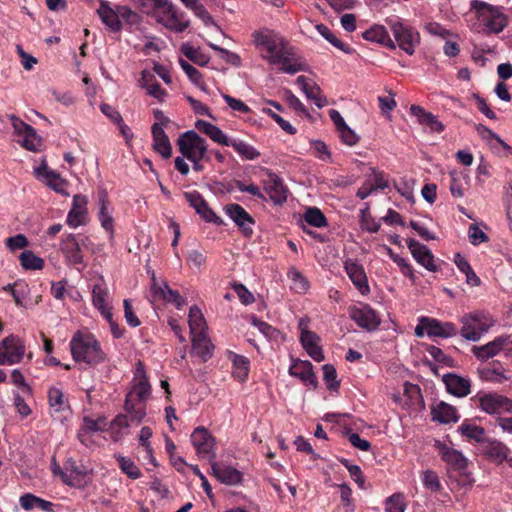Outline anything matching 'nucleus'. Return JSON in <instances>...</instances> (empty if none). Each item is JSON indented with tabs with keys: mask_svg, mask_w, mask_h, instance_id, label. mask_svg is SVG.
Instances as JSON below:
<instances>
[{
	"mask_svg": "<svg viewBox=\"0 0 512 512\" xmlns=\"http://www.w3.org/2000/svg\"><path fill=\"white\" fill-rule=\"evenodd\" d=\"M137 372L138 374H141V377L138 380V382L133 385L130 392L126 395V399L145 403L150 395L151 386L144 373V369L141 362L138 363Z\"/></svg>",
	"mask_w": 512,
	"mask_h": 512,
	"instance_id": "obj_20",
	"label": "nucleus"
},
{
	"mask_svg": "<svg viewBox=\"0 0 512 512\" xmlns=\"http://www.w3.org/2000/svg\"><path fill=\"white\" fill-rule=\"evenodd\" d=\"M289 373L291 376L299 378L306 385H310L313 389H316L317 379L310 361L306 360L295 362L289 368Z\"/></svg>",
	"mask_w": 512,
	"mask_h": 512,
	"instance_id": "obj_26",
	"label": "nucleus"
},
{
	"mask_svg": "<svg viewBox=\"0 0 512 512\" xmlns=\"http://www.w3.org/2000/svg\"><path fill=\"white\" fill-rule=\"evenodd\" d=\"M195 212L206 222L214 223L216 225H222L223 223L221 217L216 215V213L209 207L207 202H205L204 206H201V208Z\"/></svg>",
	"mask_w": 512,
	"mask_h": 512,
	"instance_id": "obj_59",
	"label": "nucleus"
},
{
	"mask_svg": "<svg viewBox=\"0 0 512 512\" xmlns=\"http://www.w3.org/2000/svg\"><path fill=\"white\" fill-rule=\"evenodd\" d=\"M361 225L362 228L371 233H376L380 229V223L374 221V219L368 214V208L361 210Z\"/></svg>",
	"mask_w": 512,
	"mask_h": 512,
	"instance_id": "obj_64",
	"label": "nucleus"
},
{
	"mask_svg": "<svg viewBox=\"0 0 512 512\" xmlns=\"http://www.w3.org/2000/svg\"><path fill=\"white\" fill-rule=\"evenodd\" d=\"M263 58L271 65L280 66L279 69L284 73L295 74L305 70V64L296 58L293 47L284 38L281 44H276L268 50Z\"/></svg>",
	"mask_w": 512,
	"mask_h": 512,
	"instance_id": "obj_3",
	"label": "nucleus"
},
{
	"mask_svg": "<svg viewBox=\"0 0 512 512\" xmlns=\"http://www.w3.org/2000/svg\"><path fill=\"white\" fill-rule=\"evenodd\" d=\"M250 320L251 323L258 328V330L265 336L266 339L277 341L281 336V332L278 329L271 326L267 322L258 319L255 315H251Z\"/></svg>",
	"mask_w": 512,
	"mask_h": 512,
	"instance_id": "obj_44",
	"label": "nucleus"
},
{
	"mask_svg": "<svg viewBox=\"0 0 512 512\" xmlns=\"http://www.w3.org/2000/svg\"><path fill=\"white\" fill-rule=\"evenodd\" d=\"M244 481V473L237 468L226 465V486L242 485Z\"/></svg>",
	"mask_w": 512,
	"mask_h": 512,
	"instance_id": "obj_61",
	"label": "nucleus"
},
{
	"mask_svg": "<svg viewBox=\"0 0 512 512\" xmlns=\"http://www.w3.org/2000/svg\"><path fill=\"white\" fill-rule=\"evenodd\" d=\"M509 337L507 336H500L497 337L495 340L487 343L483 346H475L473 347L472 351L473 354L481 360H488L489 358L494 357L497 355L505 346L507 343Z\"/></svg>",
	"mask_w": 512,
	"mask_h": 512,
	"instance_id": "obj_31",
	"label": "nucleus"
},
{
	"mask_svg": "<svg viewBox=\"0 0 512 512\" xmlns=\"http://www.w3.org/2000/svg\"><path fill=\"white\" fill-rule=\"evenodd\" d=\"M263 113L269 115L274 121L284 130L286 133L290 135H294L296 133V129L286 120H284L279 114L273 112L269 108H263Z\"/></svg>",
	"mask_w": 512,
	"mask_h": 512,
	"instance_id": "obj_63",
	"label": "nucleus"
},
{
	"mask_svg": "<svg viewBox=\"0 0 512 512\" xmlns=\"http://www.w3.org/2000/svg\"><path fill=\"white\" fill-rule=\"evenodd\" d=\"M386 22L389 25L399 48L405 51L408 55H413L415 52V44L420 41L419 33L404 25L398 19H387Z\"/></svg>",
	"mask_w": 512,
	"mask_h": 512,
	"instance_id": "obj_7",
	"label": "nucleus"
},
{
	"mask_svg": "<svg viewBox=\"0 0 512 512\" xmlns=\"http://www.w3.org/2000/svg\"><path fill=\"white\" fill-rule=\"evenodd\" d=\"M98 204H99V220L102 227L106 231H113V218L108 212V206L110 204L108 194L105 189L98 191Z\"/></svg>",
	"mask_w": 512,
	"mask_h": 512,
	"instance_id": "obj_35",
	"label": "nucleus"
},
{
	"mask_svg": "<svg viewBox=\"0 0 512 512\" xmlns=\"http://www.w3.org/2000/svg\"><path fill=\"white\" fill-rule=\"evenodd\" d=\"M482 453L496 462H503L508 456V448L502 442L495 439H486L481 444Z\"/></svg>",
	"mask_w": 512,
	"mask_h": 512,
	"instance_id": "obj_29",
	"label": "nucleus"
},
{
	"mask_svg": "<svg viewBox=\"0 0 512 512\" xmlns=\"http://www.w3.org/2000/svg\"><path fill=\"white\" fill-rule=\"evenodd\" d=\"M7 365L20 363L25 354V344L16 335H9L1 341Z\"/></svg>",
	"mask_w": 512,
	"mask_h": 512,
	"instance_id": "obj_12",
	"label": "nucleus"
},
{
	"mask_svg": "<svg viewBox=\"0 0 512 512\" xmlns=\"http://www.w3.org/2000/svg\"><path fill=\"white\" fill-rule=\"evenodd\" d=\"M191 341L193 350L197 353L203 362H206L212 357L214 345L208 338L207 332H200L191 336Z\"/></svg>",
	"mask_w": 512,
	"mask_h": 512,
	"instance_id": "obj_32",
	"label": "nucleus"
},
{
	"mask_svg": "<svg viewBox=\"0 0 512 512\" xmlns=\"http://www.w3.org/2000/svg\"><path fill=\"white\" fill-rule=\"evenodd\" d=\"M226 146L233 147L239 156L246 160H253L260 155L257 150L246 142L239 139H230L228 136H226Z\"/></svg>",
	"mask_w": 512,
	"mask_h": 512,
	"instance_id": "obj_38",
	"label": "nucleus"
},
{
	"mask_svg": "<svg viewBox=\"0 0 512 512\" xmlns=\"http://www.w3.org/2000/svg\"><path fill=\"white\" fill-rule=\"evenodd\" d=\"M300 342L308 355L317 362L324 360V353L320 344V337L313 331L302 329Z\"/></svg>",
	"mask_w": 512,
	"mask_h": 512,
	"instance_id": "obj_17",
	"label": "nucleus"
},
{
	"mask_svg": "<svg viewBox=\"0 0 512 512\" xmlns=\"http://www.w3.org/2000/svg\"><path fill=\"white\" fill-rule=\"evenodd\" d=\"M460 335L469 341L476 342L495 324L494 319L483 311H475L462 316Z\"/></svg>",
	"mask_w": 512,
	"mask_h": 512,
	"instance_id": "obj_4",
	"label": "nucleus"
},
{
	"mask_svg": "<svg viewBox=\"0 0 512 512\" xmlns=\"http://www.w3.org/2000/svg\"><path fill=\"white\" fill-rule=\"evenodd\" d=\"M323 370V378L327 384V388L330 391H338L340 382L336 379L337 372L335 367L332 364H325L322 367Z\"/></svg>",
	"mask_w": 512,
	"mask_h": 512,
	"instance_id": "obj_53",
	"label": "nucleus"
},
{
	"mask_svg": "<svg viewBox=\"0 0 512 512\" xmlns=\"http://www.w3.org/2000/svg\"><path fill=\"white\" fill-rule=\"evenodd\" d=\"M70 349L76 362L82 361L96 365L105 360V353L102 351L100 343L91 334L84 335L77 331L70 341Z\"/></svg>",
	"mask_w": 512,
	"mask_h": 512,
	"instance_id": "obj_2",
	"label": "nucleus"
},
{
	"mask_svg": "<svg viewBox=\"0 0 512 512\" xmlns=\"http://www.w3.org/2000/svg\"><path fill=\"white\" fill-rule=\"evenodd\" d=\"M109 296V292L107 287L98 283L93 286L92 290V301L93 305L99 310L108 306L107 299Z\"/></svg>",
	"mask_w": 512,
	"mask_h": 512,
	"instance_id": "obj_47",
	"label": "nucleus"
},
{
	"mask_svg": "<svg viewBox=\"0 0 512 512\" xmlns=\"http://www.w3.org/2000/svg\"><path fill=\"white\" fill-rule=\"evenodd\" d=\"M20 262L25 270H40L44 266V260L36 256L31 250H25L21 253Z\"/></svg>",
	"mask_w": 512,
	"mask_h": 512,
	"instance_id": "obj_45",
	"label": "nucleus"
},
{
	"mask_svg": "<svg viewBox=\"0 0 512 512\" xmlns=\"http://www.w3.org/2000/svg\"><path fill=\"white\" fill-rule=\"evenodd\" d=\"M195 128L198 129L200 132L206 134L213 141L219 144H224V133L217 126L205 120L199 119L195 122Z\"/></svg>",
	"mask_w": 512,
	"mask_h": 512,
	"instance_id": "obj_40",
	"label": "nucleus"
},
{
	"mask_svg": "<svg viewBox=\"0 0 512 512\" xmlns=\"http://www.w3.org/2000/svg\"><path fill=\"white\" fill-rule=\"evenodd\" d=\"M455 264L461 272L466 275V282L471 286H479L481 284L480 278L473 271L468 261L462 257L459 253L455 255Z\"/></svg>",
	"mask_w": 512,
	"mask_h": 512,
	"instance_id": "obj_41",
	"label": "nucleus"
},
{
	"mask_svg": "<svg viewBox=\"0 0 512 512\" xmlns=\"http://www.w3.org/2000/svg\"><path fill=\"white\" fill-rule=\"evenodd\" d=\"M406 502L403 494L395 493L385 500V512H405Z\"/></svg>",
	"mask_w": 512,
	"mask_h": 512,
	"instance_id": "obj_51",
	"label": "nucleus"
},
{
	"mask_svg": "<svg viewBox=\"0 0 512 512\" xmlns=\"http://www.w3.org/2000/svg\"><path fill=\"white\" fill-rule=\"evenodd\" d=\"M317 31L334 47L340 49L346 54H352L353 49L346 44H344L342 41H340L332 32L331 30L324 24H318L316 26Z\"/></svg>",
	"mask_w": 512,
	"mask_h": 512,
	"instance_id": "obj_42",
	"label": "nucleus"
},
{
	"mask_svg": "<svg viewBox=\"0 0 512 512\" xmlns=\"http://www.w3.org/2000/svg\"><path fill=\"white\" fill-rule=\"evenodd\" d=\"M285 99L287 100L289 106L293 108L298 114L304 115L308 119L311 118L307 108L290 90L285 91Z\"/></svg>",
	"mask_w": 512,
	"mask_h": 512,
	"instance_id": "obj_56",
	"label": "nucleus"
},
{
	"mask_svg": "<svg viewBox=\"0 0 512 512\" xmlns=\"http://www.w3.org/2000/svg\"><path fill=\"white\" fill-rule=\"evenodd\" d=\"M349 316L359 327L366 331H374L378 329L381 324L380 317L369 305L350 307Z\"/></svg>",
	"mask_w": 512,
	"mask_h": 512,
	"instance_id": "obj_8",
	"label": "nucleus"
},
{
	"mask_svg": "<svg viewBox=\"0 0 512 512\" xmlns=\"http://www.w3.org/2000/svg\"><path fill=\"white\" fill-rule=\"evenodd\" d=\"M118 461L119 467L123 473H125L131 479H138L141 476V472L130 458L122 455H115Z\"/></svg>",
	"mask_w": 512,
	"mask_h": 512,
	"instance_id": "obj_49",
	"label": "nucleus"
},
{
	"mask_svg": "<svg viewBox=\"0 0 512 512\" xmlns=\"http://www.w3.org/2000/svg\"><path fill=\"white\" fill-rule=\"evenodd\" d=\"M151 132L153 136L154 150L157 153L161 154L163 158H170L172 154V146L164 129L161 127L160 124L154 123L151 127Z\"/></svg>",
	"mask_w": 512,
	"mask_h": 512,
	"instance_id": "obj_25",
	"label": "nucleus"
},
{
	"mask_svg": "<svg viewBox=\"0 0 512 512\" xmlns=\"http://www.w3.org/2000/svg\"><path fill=\"white\" fill-rule=\"evenodd\" d=\"M100 7L97 9V14L100 17L102 23L111 32H120L122 30V22L119 19L117 11H114L106 0H99Z\"/></svg>",
	"mask_w": 512,
	"mask_h": 512,
	"instance_id": "obj_22",
	"label": "nucleus"
},
{
	"mask_svg": "<svg viewBox=\"0 0 512 512\" xmlns=\"http://www.w3.org/2000/svg\"><path fill=\"white\" fill-rule=\"evenodd\" d=\"M156 292H159L167 302L175 304L178 309L186 304L185 299L179 292L172 290L167 283H164L163 287H159Z\"/></svg>",
	"mask_w": 512,
	"mask_h": 512,
	"instance_id": "obj_48",
	"label": "nucleus"
},
{
	"mask_svg": "<svg viewBox=\"0 0 512 512\" xmlns=\"http://www.w3.org/2000/svg\"><path fill=\"white\" fill-rule=\"evenodd\" d=\"M226 215L237 225L243 236L250 237L253 234L255 220L240 204H227Z\"/></svg>",
	"mask_w": 512,
	"mask_h": 512,
	"instance_id": "obj_9",
	"label": "nucleus"
},
{
	"mask_svg": "<svg viewBox=\"0 0 512 512\" xmlns=\"http://www.w3.org/2000/svg\"><path fill=\"white\" fill-rule=\"evenodd\" d=\"M21 145L30 151H39L42 145V139L37 135L36 130L28 131L22 135V139L19 140Z\"/></svg>",
	"mask_w": 512,
	"mask_h": 512,
	"instance_id": "obj_52",
	"label": "nucleus"
},
{
	"mask_svg": "<svg viewBox=\"0 0 512 512\" xmlns=\"http://www.w3.org/2000/svg\"><path fill=\"white\" fill-rule=\"evenodd\" d=\"M191 442L197 454L207 460L215 459L214 440L204 427H197L191 434Z\"/></svg>",
	"mask_w": 512,
	"mask_h": 512,
	"instance_id": "obj_10",
	"label": "nucleus"
},
{
	"mask_svg": "<svg viewBox=\"0 0 512 512\" xmlns=\"http://www.w3.org/2000/svg\"><path fill=\"white\" fill-rule=\"evenodd\" d=\"M442 460L453 469L462 471L467 466V460L461 452L438 442Z\"/></svg>",
	"mask_w": 512,
	"mask_h": 512,
	"instance_id": "obj_33",
	"label": "nucleus"
},
{
	"mask_svg": "<svg viewBox=\"0 0 512 512\" xmlns=\"http://www.w3.org/2000/svg\"><path fill=\"white\" fill-rule=\"evenodd\" d=\"M459 431L463 436L469 439H473L480 444H482L486 440L485 430L481 426L469 423H462V425L459 427Z\"/></svg>",
	"mask_w": 512,
	"mask_h": 512,
	"instance_id": "obj_46",
	"label": "nucleus"
},
{
	"mask_svg": "<svg viewBox=\"0 0 512 512\" xmlns=\"http://www.w3.org/2000/svg\"><path fill=\"white\" fill-rule=\"evenodd\" d=\"M181 53H183L190 61L197 65L203 66L208 62L206 56L201 53L198 48H194L189 43H183L180 47Z\"/></svg>",
	"mask_w": 512,
	"mask_h": 512,
	"instance_id": "obj_50",
	"label": "nucleus"
},
{
	"mask_svg": "<svg viewBox=\"0 0 512 512\" xmlns=\"http://www.w3.org/2000/svg\"><path fill=\"white\" fill-rule=\"evenodd\" d=\"M471 10H474L490 32L500 33L507 26V18L499 7L488 4L484 1L473 0Z\"/></svg>",
	"mask_w": 512,
	"mask_h": 512,
	"instance_id": "obj_5",
	"label": "nucleus"
},
{
	"mask_svg": "<svg viewBox=\"0 0 512 512\" xmlns=\"http://www.w3.org/2000/svg\"><path fill=\"white\" fill-rule=\"evenodd\" d=\"M430 409L432 420L440 424H449L459 420L457 409L444 401L431 405Z\"/></svg>",
	"mask_w": 512,
	"mask_h": 512,
	"instance_id": "obj_21",
	"label": "nucleus"
},
{
	"mask_svg": "<svg viewBox=\"0 0 512 512\" xmlns=\"http://www.w3.org/2000/svg\"><path fill=\"white\" fill-rule=\"evenodd\" d=\"M427 351L435 361L442 363L448 367L455 366L454 359L446 355L439 347L431 345L427 348Z\"/></svg>",
	"mask_w": 512,
	"mask_h": 512,
	"instance_id": "obj_58",
	"label": "nucleus"
},
{
	"mask_svg": "<svg viewBox=\"0 0 512 512\" xmlns=\"http://www.w3.org/2000/svg\"><path fill=\"white\" fill-rule=\"evenodd\" d=\"M487 144L489 145L490 149L498 155L509 156L512 154V148L497 134H495L493 139H491Z\"/></svg>",
	"mask_w": 512,
	"mask_h": 512,
	"instance_id": "obj_54",
	"label": "nucleus"
},
{
	"mask_svg": "<svg viewBox=\"0 0 512 512\" xmlns=\"http://www.w3.org/2000/svg\"><path fill=\"white\" fill-rule=\"evenodd\" d=\"M410 112L417 118L420 125L429 127L431 132L440 133L444 130L442 122L432 113L425 111L421 106L411 105Z\"/></svg>",
	"mask_w": 512,
	"mask_h": 512,
	"instance_id": "obj_28",
	"label": "nucleus"
},
{
	"mask_svg": "<svg viewBox=\"0 0 512 512\" xmlns=\"http://www.w3.org/2000/svg\"><path fill=\"white\" fill-rule=\"evenodd\" d=\"M36 176L38 178H44L45 183L53 189L55 192L62 195H68L64 187L67 185V181L61 178L59 173L53 170H49L46 164H43L35 169Z\"/></svg>",
	"mask_w": 512,
	"mask_h": 512,
	"instance_id": "obj_23",
	"label": "nucleus"
},
{
	"mask_svg": "<svg viewBox=\"0 0 512 512\" xmlns=\"http://www.w3.org/2000/svg\"><path fill=\"white\" fill-rule=\"evenodd\" d=\"M468 237L472 245H479L489 240L486 233H484L477 224H471L468 229Z\"/></svg>",
	"mask_w": 512,
	"mask_h": 512,
	"instance_id": "obj_60",
	"label": "nucleus"
},
{
	"mask_svg": "<svg viewBox=\"0 0 512 512\" xmlns=\"http://www.w3.org/2000/svg\"><path fill=\"white\" fill-rule=\"evenodd\" d=\"M447 392L456 397H465L470 393V380L454 373H447L442 378Z\"/></svg>",
	"mask_w": 512,
	"mask_h": 512,
	"instance_id": "obj_18",
	"label": "nucleus"
},
{
	"mask_svg": "<svg viewBox=\"0 0 512 512\" xmlns=\"http://www.w3.org/2000/svg\"><path fill=\"white\" fill-rule=\"evenodd\" d=\"M142 8L155 10L161 13L157 15V21L164 25L167 29L176 33H181L186 30L190 21L185 18L183 13H180L171 3L167 0H138Z\"/></svg>",
	"mask_w": 512,
	"mask_h": 512,
	"instance_id": "obj_1",
	"label": "nucleus"
},
{
	"mask_svg": "<svg viewBox=\"0 0 512 512\" xmlns=\"http://www.w3.org/2000/svg\"><path fill=\"white\" fill-rule=\"evenodd\" d=\"M179 64L192 83L196 85L201 84L202 75L199 72V70H197L194 66H192L189 62H187L184 59H179Z\"/></svg>",
	"mask_w": 512,
	"mask_h": 512,
	"instance_id": "obj_62",
	"label": "nucleus"
},
{
	"mask_svg": "<svg viewBox=\"0 0 512 512\" xmlns=\"http://www.w3.org/2000/svg\"><path fill=\"white\" fill-rule=\"evenodd\" d=\"M303 218L306 223H308L309 225H311L313 227L321 228V227H326L328 225L325 215L317 207L308 208L305 211Z\"/></svg>",
	"mask_w": 512,
	"mask_h": 512,
	"instance_id": "obj_43",
	"label": "nucleus"
},
{
	"mask_svg": "<svg viewBox=\"0 0 512 512\" xmlns=\"http://www.w3.org/2000/svg\"><path fill=\"white\" fill-rule=\"evenodd\" d=\"M126 414L128 415L130 422L139 424L143 420L146 415V405L145 403L132 401L130 399H125L124 405Z\"/></svg>",
	"mask_w": 512,
	"mask_h": 512,
	"instance_id": "obj_39",
	"label": "nucleus"
},
{
	"mask_svg": "<svg viewBox=\"0 0 512 512\" xmlns=\"http://www.w3.org/2000/svg\"><path fill=\"white\" fill-rule=\"evenodd\" d=\"M230 286L234 289L240 302L243 305H250L255 301L254 295L241 283L231 282Z\"/></svg>",
	"mask_w": 512,
	"mask_h": 512,
	"instance_id": "obj_55",
	"label": "nucleus"
},
{
	"mask_svg": "<svg viewBox=\"0 0 512 512\" xmlns=\"http://www.w3.org/2000/svg\"><path fill=\"white\" fill-rule=\"evenodd\" d=\"M188 323H189L191 336L198 334L200 332H202V333L207 332V324L204 319V316H203L201 310L196 305H193L192 307H190L189 315H188Z\"/></svg>",
	"mask_w": 512,
	"mask_h": 512,
	"instance_id": "obj_36",
	"label": "nucleus"
},
{
	"mask_svg": "<svg viewBox=\"0 0 512 512\" xmlns=\"http://www.w3.org/2000/svg\"><path fill=\"white\" fill-rule=\"evenodd\" d=\"M503 395L488 393L479 397L480 408L489 414H497L501 410Z\"/></svg>",
	"mask_w": 512,
	"mask_h": 512,
	"instance_id": "obj_37",
	"label": "nucleus"
},
{
	"mask_svg": "<svg viewBox=\"0 0 512 512\" xmlns=\"http://www.w3.org/2000/svg\"><path fill=\"white\" fill-rule=\"evenodd\" d=\"M65 469L68 473L66 485L74 488H82L86 485L87 469L83 465H77L76 461L70 458L66 462Z\"/></svg>",
	"mask_w": 512,
	"mask_h": 512,
	"instance_id": "obj_27",
	"label": "nucleus"
},
{
	"mask_svg": "<svg viewBox=\"0 0 512 512\" xmlns=\"http://www.w3.org/2000/svg\"><path fill=\"white\" fill-rule=\"evenodd\" d=\"M177 145L181 154L191 162L201 160L207 151L205 139L200 137L194 130L181 134L177 140Z\"/></svg>",
	"mask_w": 512,
	"mask_h": 512,
	"instance_id": "obj_6",
	"label": "nucleus"
},
{
	"mask_svg": "<svg viewBox=\"0 0 512 512\" xmlns=\"http://www.w3.org/2000/svg\"><path fill=\"white\" fill-rule=\"evenodd\" d=\"M85 240H88V238L83 239L80 243L74 234H69L62 241L61 250L68 264L73 266L83 264V255L80 245H85Z\"/></svg>",
	"mask_w": 512,
	"mask_h": 512,
	"instance_id": "obj_14",
	"label": "nucleus"
},
{
	"mask_svg": "<svg viewBox=\"0 0 512 512\" xmlns=\"http://www.w3.org/2000/svg\"><path fill=\"white\" fill-rule=\"evenodd\" d=\"M363 38L367 41L377 42L389 49H395L396 44L389 36L386 28L382 25H373L371 28L363 32Z\"/></svg>",
	"mask_w": 512,
	"mask_h": 512,
	"instance_id": "obj_34",
	"label": "nucleus"
},
{
	"mask_svg": "<svg viewBox=\"0 0 512 512\" xmlns=\"http://www.w3.org/2000/svg\"><path fill=\"white\" fill-rule=\"evenodd\" d=\"M345 270L353 284L358 288L361 294L365 295L369 293V285L367 277L362 265L352 261H345Z\"/></svg>",
	"mask_w": 512,
	"mask_h": 512,
	"instance_id": "obj_24",
	"label": "nucleus"
},
{
	"mask_svg": "<svg viewBox=\"0 0 512 512\" xmlns=\"http://www.w3.org/2000/svg\"><path fill=\"white\" fill-rule=\"evenodd\" d=\"M226 356L231 361V376L239 383L248 379L250 371V360L243 355L226 350Z\"/></svg>",
	"mask_w": 512,
	"mask_h": 512,
	"instance_id": "obj_16",
	"label": "nucleus"
},
{
	"mask_svg": "<svg viewBox=\"0 0 512 512\" xmlns=\"http://www.w3.org/2000/svg\"><path fill=\"white\" fill-rule=\"evenodd\" d=\"M87 198L80 194L73 197L72 208L67 216V223L73 228L85 224L87 218Z\"/></svg>",
	"mask_w": 512,
	"mask_h": 512,
	"instance_id": "obj_19",
	"label": "nucleus"
},
{
	"mask_svg": "<svg viewBox=\"0 0 512 512\" xmlns=\"http://www.w3.org/2000/svg\"><path fill=\"white\" fill-rule=\"evenodd\" d=\"M254 44L266 52L276 44H281L283 37L270 29H261L252 34Z\"/></svg>",
	"mask_w": 512,
	"mask_h": 512,
	"instance_id": "obj_30",
	"label": "nucleus"
},
{
	"mask_svg": "<svg viewBox=\"0 0 512 512\" xmlns=\"http://www.w3.org/2000/svg\"><path fill=\"white\" fill-rule=\"evenodd\" d=\"M406 243L412 256L420 265L431 272L438 270V267L434 263V255L426 245L421 244L413 238L407 239Z\"/></svg>",
	"mask_w": 512,
	"mask_h": 512,
	"instance_id": "obj_13",
	"label": "nucleus"
},
{
	"mask_svg": "<svg viewBox=\"0 0 512 512\" xmlns=\"http://www.w3.org/2000/svg\"><path fill=\"white\" fill-rule=\"evenodd\" d=\"M263 183L265 192L274 204L281 205L286 202L288 189L277 174L268 170L267 180H264Z\"/></svg>",
	"mask_w": 512,
	"mask_h": 512,
	"instance_id": "obj_11",
	"label": "nucleus"
},
{
	"mask_svg": "<svg viewBox=\"0 0 512 512\" xmlns=\"http://www.w3.org/2000/svg\"><path fill=\"white\" fill-rule=\"evenodd\" d=\"M420 322L426 325V332L431 337L449 338L456 336V326L450 322H440L434 318L421 317Z\"/></svg>",
	"mask_w": 512,
	"mask_h": 512,
	"instance_id": "obj_15",
	"label": "nucleus"
},
{
	"mask_svg": "<svg viewBox=\"0 0 512 512\" xmlns=\"http://www.w3.org/2000/svg\"><path fill=\"white\" fill-rule=\"evenodd\" d=\"M288 276L292 279L294 286L293 288L298 292H305L309 288L308 280L295 268H292L288 272Z\"/></svg>",
	"mask_w": 512,
	"mask_h": 512,
	"instance_id": "obj_57",
	"label": "nucleus"
}]
</instances>
